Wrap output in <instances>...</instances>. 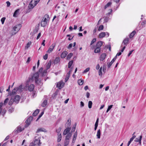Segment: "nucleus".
Masks as SVG:
<instances>
[{"label": "nucleus", "mask_w": 146, "mask_h": 146, "mask_svg": "<svg viewBox=\"0 0 146 146\" xmlns=\"http://www.w3.org/2000/svg\"><path fill=\"white\" fill-rule=\"evenodd\" d=\"M43 68H41L38 72H36L31 77L29 78V81H33L35 80V82L36 84H39L40 83V81H39L38 78L39 76V73L42 72L43 70Z\"/></svg>", "instance_id": "nucleus-1"}, {"label": "nucleus", "mask_w": 146, "mask_h": 146, "mask_svg": "<svg viewBox=\"0 0 146 146\" xmlns=\"http://www.w3.org/2000/svg\"><path fill=\"white\" fill-rule=\"evenodd\" d=\"M48 19H49V16L48 15H45L41 22V27H44L46 26L48 21Z\"/></svg>", "instance_id": "nucleus-2"}, {"label": "nucleus", "mask_w": 146, "mask_h": 146, "mask_svg": "<svg viewBox=\"0 0 146 146\" xmlns=\"http://www.w3.org/2000/svg\"><path fill=\"white\" fill-rule=\"evenodd\" d=\"M30 81H29V80L27 81L26 86V87H28L29 90L30 92H31L32 91L34 90L35 86L33 84H31L29 86V84H28V83Z\"/></svg>", "instance_id": "nucleus-3"}, {"label": "nucleus", "mask_w": 146, "mask_h": 146, "mask_svg": "<svg viewBox=\"0 0 146 146\" xmlns=\"http://www.w3.org/2000/svg\"><path fill=\"white\" fill-rule=\"evenodd\" d=\"M55 46V44L54 43H53L49 47L48 50L46 52L48 53H50L52 52L53 50L54 49Z\"/></svg>", "instance_id": "nucleus-4"}, {"label": "nucleus", "mask_w": 146, "mask_h": 146, "mask_svg": "<svg viewBox=\"0 0 146 146\" xmlns=\"http://www.w3.org/2000/svg\"><path fill=\"white\" fill-rule=\"evenodd\" d=\"M21 24H18L15 26L13 28V29L15 31L18 32L21 29Z\"/></svg>", "instance_id": "nucleus-5"}, {"label": "nucleus", "mask_w": 146, "mask_h": 146, "mask_svg": "<svg viewBox=\"0 0 146 146\" xmlns=\"http://www.w3.org/2000/svg\"><path fill=\"white\" fill-rule=\"evenodd\" d=\"M41 143L40 142V140L39 138L38 139H36L34 142V146H40Z\"/></svg>", "instance_id": "nucleus-6"}, {"label": "nucleus", "mask_w": 146, "mask_h": 146, "mask_svg": "<svg viewBox=\"0 0 146 146\" xmlns=\"http://www.w3.org/2000/svg\"><path fill=\"white\" fill-rule=\"evenodd\" d=\"M20 98L19 96L17 95L13 99L14 102L16 103V104L18 103Z\"/></svg>", "instance_id": "nucleus-7"}, {"label": "nucleus", "mask_w": 146, "mask_h": 146, "mask_svg": "<svg viewBox=\"0 0 146 146\" xmlns=\"http://www.w3.org/2000/svg\"><path fill=\"white\" fill-rule=\"evenodd\" d=\"M71 130L70 127H68L66 128L64 131L63 132V135H67L68 133H69Z\"/></svg>", "instance_id": "nucleus-8"}, {"label": "nucleus", "mask_w": 146, "mask_h": 146, "mask_svg": "<svg viewBox=\"0 0 146 146\" xmlns=\"http://www.w3.org/2000/svg\"><path fill=\"white\" fill-rule=\"evenodd\" d=\"M103 44V42L102 41H99L97 42V43L95 47H98L100 48L102 46Z\"/></svg>", "instance_id": "nucleus-9"}, {"label": "nucleus", "mask_w": 146, "mask_h": 146, "mask_svg": "<svg viewBox=\"0 0 146 146\" xmlns=\"http://www.w3.org/2000/svg\"><path fill=\"white\" fill-rule=\"evenodd\" d=\"M106 56V53H103L102 54L100 57V60L103 61L104 60Z\"/></svg>", "instance_id": "nucleus-10"}, {"label": "nucleus", "mask_w": 146, "mask_h": 146, "mask_svg": "<svg viewBox=\"0 0 146 146\" xmlns=\"http://www.w3.org/2000/svg\"><path fill=\"white\" fill-rule=\"evenodd\" d=\"M67 54V52L66 51L63 52L61 54V57L62 58H65Z\"/></svg>", "instance_id": "nucleus-11"}, {"label": "nucleus", "mask_w": 146, "mask_h": 146, "mask_svg": "<svg viewBox=\"0 0 146 146\" xmlns=\"http://www.w3.org/2000/svg\"><path fill=\"white\" fill-rule=\"evenodd\" d=\"M77 137V132L76 131L74 134L73 136L72 141V143H75V140L76 139Z\"/></svg>", "instance_id": "nucleus-12"}, {"label": "nucleus", "mask_w": 146, "mask_h": 146, "mask_svg": "<svg viewBox=\"0 0 146 146\" xmlns=\"http://www.w3.org/2000/svg\"><path fill=\"white\" fill-rule=\"evenodd\" d=\"M72 64H68V68L67 69V70L68 69H68L69 71L68 73H69L70 74L72 71L73 68V67L72 66Z\"/></svg>", "instance_id": "nucleus-13"}, {"label": "nucleus", "mask_w": 146, "mask_h": 146, "mask_svg": "<svg viewBox=\"0 0 146 146\" xmlns=\"http://www.w3.org/2000/svg\"><path fill=\"white\" fill-rule=\"evenodd\" d=\"M72 135V133H69L66 136L65 139L69 140V139L71 138Z\"/></svg>", "instance_id": "nucleus-14"}, {"label": "nucleus", "mask_w": 146, "mask_h": 146, "mask_svg": "<svg viewBox=\"0 0 146 146\" xmlns=\"http://www.w3.org/2000/svg\"><path fill=\"white\" fill-rule=\"evenodd\" d=\"M47 101L46 99L43 100V102L42 104V106L43 107H45L47 105Z\"/></svg>", "instance_id": "nucleus-15"}, {"label": "nucleus", "mask_w": 146, "mask_h": 146, "mask_svg": "<svg viewBox=\"0 0 146 146\" xmlns=\"http://www.w3.org/2000/svg\"><path fill=\"white\" fill-rule=\"evenodd\" d=\"M111 4L112 2L111 1L109 2L104 6V9H106L108 7H110Z\"/></svg>", "instance_id": "nucleus-16"}, {"label": "nucleus", "mask_w": 146, "mask_h": 146, "mask_svg": "<svg viewBox=\"0 0 146 146\" xmlns=\"http://www.w3.org/2000/svg\"><path fill=\"white\" fill-rule=\"evenodd\" d=\"M106 36V33L105 32H102L99 35V37L100 38L104 37Z\"/></svg>", "instance_id": "nucleus-17"}, {"label": "nucleus", "mask_w": 146, "mask_h": 146, "mask_svg": "<svg viewBox=\"0 0 146 146\" xmlns=\"http://www.w3.org/2000/svg\"><path fill=\"white\" fill-rule=\"evenodd\" d=\"M60 58L58 57L56 58L54 61V64H57L59 63L60 61Z\"/></svg>", "instance_id": "nucleus-18"}, {"label": "nucleus", "mask_w": 146, "mask_h": 146, "mask_svg": "<svg viewBox=\"0 0 146 146\" xmlns=\"http://www.w3.org/2000/svg\"><path fill=\"white\" fill-rule=\"evenodd\" d=\"M129 39L128 38H125L123 41L122 44L123 43L124 44V45H127V44L128 43V42L129 41Z\"/></svg>", "instance_id": "nucleus-19"}, {"label": "nucleus", "mask_w": 146, "mask_h": 146, "mask_svg": "<svg viewBox=\"0 0 146 146\" xmlns=\"http://www.w3.org/2000/svg\"><path fill=\"white\" fill-rule=\"evenodd\" d=\"M39 24H38V25H37L35 27V28L33 31V32L35 33H37L38 32V29H39Z\"/></svg>", "instance_id": "nucleus-20"}, {"label": "nucleus", "mask_w": 146, "mask_h": 146, "mask_svg": "<svg viewBox=\"0 0 146 146\" xmlns=\"http://www.w3.org/2000/svg\"><path fill=\"white\" fill-rule=\"evenodd\" d=\"M19 9H17L14 12L13 14V16L14 17H16L17 16V15L19 13Z\"/></svg>", "instance_id": "nucleus-21"}, {"label": "nucleus", "mask_w": 146, "mask_h": 146, "mask_svg": "<svg viewBox=\"0 0 146 146\" xmlns=\"http://www.w3.org/2000/svg\"><path fill=\"white\" fill-rule=\"evenodd\" d=\"M101 131L100 129H99L97 132L96 136L97 138L100 139V138Z\"/></svg>", "instance_id": "nucleus-22"}, {"label": "nucleus", "mask_w": 146, "mask_h": 146, "mask_svg": "<svg viewBox=\"0 0 146 146\" xmlns=\"http://www.w3.org/2000/svg\"><path fill=\"white\" fill-rule=\"evenodd\" d=\"M62 84L61 82H59L58 83L56 84V87L58 88L59 89H61L62 88Z\"/></svg>", "instance_id": "nucleus-23"}, {"label": "nucleus", "mask_w": 146, "mask_h": 146, "mask_svg": "<svg viewBox=\"0 0 146 146\" xmlns=\"http://www.w3.org/2000/svg\"><path fill=\"white\" fill-rule=\"evenodd\" d=\"M16 88H17L18 91L19 92H21L23 91V89L22 85H21L18 87H17Z\"/></svg>", "instance_id": "nucleus-24"}, {"label": "nucleus", "mask_w": 146, "mask_h": 146, "mask_svg": "<svg viewBox=\"0 0 146 146\" xmlns=\"http://www.w3.org/2000/svg\"><path fill=\"white\" fill-rule=\"evenodd\" d=\"M39 110H36L33 113V115L34 116H36L39 113Z\"/></svg>", "instance_id": "nucleus-25"}, {"label": "nucleus", "mask_w": 146, "mask_h": 146, "mask_svg": "<svg viewBox=\"0 0 146 146\" xmlns=\"http://www.w3.org/2000/svg\"><path fill=\"white\" fill-rule=\"evenodd\" d=\"M100 48L98 47H95L94 50V52L95 53H99L100 52Z\"/></svg>", "instance_id": "nucleus-26"}, {"label": "nucleus", "mask_w": 146, "mask_h": 146, "mask_svg": "<svg viewBox=\"0 0 146 146\" xmlns=\"http://www.w3.org/2000/svg\"><path fill=\"white\" fill-rule=\"evenodd\" d=\"M69 143V140H66L65 139V140L64 143V146H67L68 145Z\"/></svg>", "instance_id": "nucleus-27"}, {"label": "nucleus", "mask_w": 146, "mask_h": 146, "mask_svg": "<svg viewBox=\"0 0 146 146\" xmlns=\"http://www.w3.org/2000/svg\"><path fill=\"white\" fill-rule=\"evenodd\" d=\"M142 138V135H141L139 136V138H135V141L136 142H139L140 140H141Z\"/></svg>", "instance_id": "nucleus-28"}, {"label": "nucleus", "mask_w": 146, "mask_h": 146, "mask_svg": "<svg viewBox=\"0 0 146 146\" xmlns=\"http://www.w3.org/2000/svg\"><path fill=\"white\" fill-rule=\"evenodd\" d=\"M33 3V2H32V1L30 3L29 6V9H32L35 6Z\"/></svg>", "instance_id": "nucleus-29"}, {"label": "nucleus", "mask_w": 146, "mask_h": 146, "mask_svg": "<svg viewBox=\"0 0 146 146\" xmlns=\"http://www.w3.org/2000/svg\"><path fill=\"white\" fill-rule=\"evenodd\" d=\"M84 81L81 79H79L78 80V84L80 85H82L83 84Z\"/></svg>", "instance_id": "nucleus-30"}, {"label": "nucleus", "mask_w": 146, "mask_h": 146, "mask_svg": "<svg viewBox=\"0 0 146 146\" xmlns=\"http://www.w3.org/2000/svg\"><path fill=\"white\" fill-rule=\"evenodd\" d=\"M102 67H101L98 71V74L99 76H102Z\"/></svg>", "instance_id": "nucleus-31"}, {"label": "nucleus", "mask_w": 146, "mask_h": 146, "mask_svg": "<svg viewBox=\"0 0 146 146\" xmlns=\"http://www.w3.org/2000/svg\"><path fill=\"white\" fill-rule=\"evenodd\" d=\"M135 31H133L130 35L129 38H132L135 35Z\"/></svg>", "instance_id": "nucleus-32"}, {"label": "nucleus", "mask_w": 146, "mask_h": 146, "mask_svg": "<svg viewBox=\"0 0 146 146\" xmlns=\"http://www.w3.org/2000/svg\"><path fill=\"white\" fill-rule=\"evenodd\" d=\"M31 42H29L27 44L26 46L25 47V49H28L30 46L31 44Z\"/></svg>", "instance_id": "nucleus-33"}, {"label": "nucleus", "mask_w": 146, "mask_h": 146, "mask_svg": "<svg viewBox=\"0 0 146 146\" xmlns=\"http://www.w3.org/2000/svg\"><path fill=\"white\" fill-rule=\"evenodd\" d=\"M18 92L17 90V88L16 87L14 88L13 90L12 93V94H14L16 93L17 92Z\"/></svg>", "instance_id": "nucleus-34"}, {"label": "nucleus", "mask_w": 146, "mask_h": 146, "mask_svg": "<svg viewBox=\"0 0 146 146\" xmlns=\"http://www.w3.org/2000/svg\"><path fill=\"white\" fill-rule=\"evenodd\" d=\"M92 102L91 101H89L88 103V107L89 108H91L92 107Z\"/></svg>", "instance_id": "nucleus-35"}, {"label": "nucleus", "mask_w": 146, "mask_h": 146, "mask_svg": "<svg viewBox=\"0 0 146 146\" xmlns=\"http://www.w3.org/2000/svg\"><path fill=\"white\" fill-rule=\"evenodd\" d=\"M58 139H57V141L58 142H59L61 139V134H60L59 135H58Z\"/></svg>", "instance_id": "nucleus-36"}, {"label": "nucleus", "mask_w": 146, "mask_h": 146, "mask_svg": "<svg viewBox=\"0 0 146 146\" xmlns=\"http://www.w3.org/2000/svg\"><path fill=\"white\" fill-rule=\"evenodd\" d=\"M110 16H107L104 17V22H107L109 19Z\"/></svg>", "instance_id": "nucleus-37"}, {"label": "nucleus", "mask_w": 146, "mask_h": 146, "mask_svg": "<svg viewBox=\"0 0 146 146\" xmlns=\"http://www.w3.org/2000/svg\"><path fill=\"white\" fill-rule=\"evenodd\" d=\"M73 54L71 53H70L67 56V59L68 60H69L70 58L72 56Z\"/></svg>", "instance_id": "nucleus-38"}, {"label": "nucleus", "mask_w": 146, "mask_h": 146, "mask_svg": "<svg viewBox=\"0 0 146 146\" xmlns=\"http://www.w3.org/2000/svg\"><path fill=\"white\" fill-rule=\"evenodd\" d=\"M14 102V100L13 99L11 98L9 102V105H11L13 104V103Z\"/></svg>", "instance_id": "nucleus-39"}, {"label": "nucleus", "mask_w": 146, "mask_h": 146, "mask_svg": "<svg viewBox=\"0 0 146 146\" xmlns=\"http://www.w3.org/2000/svg\"><path fill=\"white\" fill-rule=\"evenodd\" d=\"M104 29V26L103 25H101L98 28V30L99 31H100L101 30H103Z\"/></svg>", "instance_id": "nucleus-40"}, {"label": "nucleus", "mask_w": 146, "mask_h": 146, "mask_svg": "<svg viewBox=\"0 0 146 146\" xmlns=\"http://www.w3.org/2000/svg\"><path fill=\"white\" fill-rule=\"evenodd\" d=\"M71 121L70 119H68L67 121V122L66 123L67 124V127H69L71 124Z\"/></svg>", "instance_id": "nucleus-41"}, {"label": "nucleus", "mask_w": 146, "mask_h": 146, "mask_svg": "<svg viewBox=\"0 0 146 146\" xmlns=\"http://www.w3.org/2000/svg\"><path fill=\"white\" fill-rule=\"evenodd\" d=\"M9 100V99L8 98H6L4 101L3 104L5 105L7 103Z\"/></svg>", "instance_id": "nucleus-42"}, {"label": "nucleus", "mask_w": 146, "mask_h": 146, "mask_svg": "<svg viewBox=\"0 0 146 146\" xmlns=\"http://www.w3.org/2000/svg\"><path fill=\"white\" fill-rule=\"evenodd\" d=\"M47 71L46 70H44L42 73V76H44L46 75Z\"/></svg>", "instance_id": "nucleus-43"}, {"label": "nucleus", "mask_w": 146, "mask_h": 146, "mask_svg": "<svg viewBox=\"0 0 146 146\" xmlns=\"http://www.w3.org/2000/svg\"><path fill=\"white\" fill-rule=\"evenodd\" d=\"M5 19L6 18L5 17H3L1 19V21L2 24H3L4 23V21Z\"/></svg>", "instance_id": "nucleus-44"}, {"label": "nucleus", "mask_w": 146, "mask_h": 146, "mask_svg": "<svg viewBox=\"0 0 146 146\" xmlns=\"http://www.w3.org/2000/svg\"><path fill=\"white\" fill-rule=\"evenodd\" d=\"M110 12H109L108 13H107L106 14V16H109L110 15H112V9H110Z\"/></svg>", "instance_id": "nucleus-45"}, {"label": "nucleus", "mask_w": 146, "mask_h": 146, "mask_svg": "<svg viewBox=\"0 0 146 146\" xmlns=\"http://www.w3.org/2000/svg\"><path fill=\"white\" fill-rule=\"evenodd\" d=\"M3 105V104L2 102L0 103V114L1 113L2 111V107Z\"/></svg>", "instance_id": "nucleus-46"}, {"label": "nucleus", "mask_w": 146, "mask_h": 146, "mask_svg": "<svg viewBox=\"0 0 146 146\" xmlns=\"http://www.w3.org/2000/svg\"><path fill=\"white\" fill-rule=\"evenodd\" d=\"M61 129V128L59 127L58 129L56 130V132L58 134V135H59L60 133V132Z\"/></svg>", "instance_id": "nucleus-47"}, {"label": "nucleus", "mask_w": 146, "mask_h": 146, "mask_svg": "<svg viewBox=\"0 0 146 146\" xmlns=\"http://www.w3.org/2000/svg\"><path fill=\"white\" fill-rule=\"evenodd\" d=\"M43 128H39L36 131V133H37L40 131H44V130H43Z\"/></svg>", "instance_id": "nucleus-48"}, {"label": "nucleus", "mask_w": 146, "mask_h": 146, "mask_svg": "<svg viewBox=\"0 0 146 146\" xmlns=\"http://www.w3.org/2000/svg\"><path fill=\"white\" fill-rule=\"evenodd\" d=\"M44 113L43 112H42L41 114L39 115L38 118H37L36 121H37V120H38L41 117V116H42V115H43Z\"/></svg>", "instance_id": "nucleus-49"}, {"label": "nucleus", "mask_w": 146, "mask_h": 146, "mask_svg": "<svg viewBox=\"0 0 146 146\" xmlns=\"http://www.w3.org/2000/svg\"><path fill=\"white\" fill-rule=\"evenodd\" d=\"M146 21H143L141 23V25L143 27H145V25L146 24Z\"/></svg>", "instance_id": "nucleus-50"}, {"label": "nucleus", "mask_w": 146, "mask_h": 146, "mask_svg": "<svg viewBox=\"0 0 146 146\" xmlns=\"http://www.w3.org/2000/svg\"><path fill=\"white\" fill-rule=\"evenodd\" d=\"M136 136L135 135H133V137L130 139L129 141H130L131 142H132L133 140L136 137Z\"/></svg>", "instance_id": "nucleus-51"}, {"label": "nucleus", "mask_w": 146, "mask_h": 146, "mask_svg": "<svg viewBox=\"0 0 146 146\" xmlns=\"http://www.w3.org/2000/svg\"><path fill=\"white\" fill-rule=\"evenodd\" d=\"M90 70V68H86L83 72V73H84L88 72Z\"/></svg>", "instance_id": "nucleus-52"}, {"label": "nucleus", "mask_w": 146, "mask_h": 146, "mask_svg": "<svg viewBox=\"0 0 146 146\" xmlns=\"http://www.w3.org/2000/svg\"><path fill=\"white\" fill-rule=\"evenodd\" d=\"M23 130V129H22L21 127H18L17 129V131L21 132Z\"/></svg>", "instance_id": "nucleus-53"}, {"label": "nucleus", "mask_w": 146, "mask_h": 146, "mask_svg": "<svg viewBox=\"0 0 146 146\" xmlns=\"http://www.w3.org/2000/svg\"><path fill=\"white\" fill-rule=\"evenodd\" d=\"M96 41V38H94L92 40V41L90 45H91L92 44L94 43Z\"/></svg>", "instance_id": "nucleus-54"}, {"label": "nucleus", "mask_w": 146, "mask_h": 146, "mask_svg": "<svg viewBox=\"0 0 146 146\" xmlns=\"http://www.w3.org/2000/svg\"><path fill=\"white\" fill-rule=\"evenodd\" d=\"M14 110V109L13 108H9V112L10 113H12L13 112Z\"/></svg>", "instance_id": "nucleus-55"}, {"label": "nucleus", "mask_w": 146, "mask_h": 146, "mask_svg": "<svg viewBox=\"0 0 146 146\" xmlns=\"http://www.w3.org/2000/svg\"><path fill=\"white\" fill-rule=\"evenodd\" d=\"M43 58L44 60H46L48 58V54H46L45 55L43 56Z\"/></svg>", "instance_id": "nucleus-56"}, {"label": "nucleus", "mask_w": 146, "mask_h": 146, "mask_svg": "<svg viewBox=\"0 0 146 146\" xmlns=\"http://www.w3.org/2000/svg\"><path fill=\"white\" fill-rule=\"evenodd\" d=\"M84 103L82 102V101H81L80 102V106L81 107H83L84 106Z\"/></svg>", "instance_id": "nucleus-57"}, {"label": "nucleus", "mask_w": 146, "mask_h": 146, "mask_svg": "<svg viewBox=\"0 0 146 146\" xmlns=\"http://www.w3.org/2000/svg\"><path fill=\"white\" fill-rule=\"evenodd\" d=\"M37 92L36 91H34L33 92V93L32 95V96L33 97H34L35 96H36V94Z\"/></svg>", "instance_id": "nucleus-58"}, {"label": "nucleus", "mask_w": 146, "mask_h": 146, "mask_svg": "<svg viewBox=\"0 0 146 146\" xmlns=\"http://www.w3.org/2000/svg\"><path fill=\"white\" fill-rule=\"evenodd\" d=\"M33 116H31L29 117L27 119H28V120H29V121H30V122H31V121L33 120Z\"/></svg>", "instance_id": "nucleus-59"}, {"label": "nucleus", "mask_w": 146, "mask_h": 146, "mask_svg": "<svg viewBox=\"0 0 146 146\" xmlns=\"http://www.w3.org/2000/svg\"><path fill=\"white\" fill-rule=\"evenodd\" d=\"M76 125L72 127L71 130L72 132H73L75 131L76 129Z\"/></svg>", "instance_id": "nucleus-60"}, {"label": "nucleus", "mask_w": 146, "mask_h": 146, "mask_svg": "<svg viewBox=\"0 0 146 146\" xmlns=\"http://www.w3.org/2000/svg\"><path fill=\"white\" fill-rule=\"evenodd\" d=\"M38 3L37 1H34L33 2V4H34V6H35Z\"/></svg>", "instance_id": "nucleus-61"}, {"label": "nucleus", "mask_w": 146, "mask_h": 146, "mask_svg": "<svg viewBox=\"0 0 146 146\" xmlns=\"http://www.w3.org/2000/svg\"><path fill=\"white\" fill-rule=\"evenodd\" d=\"M26 124H28V125H29L30 124L31 122H30L29 120H28V119H27L26 121Z\"/></svg>", "instance_id": "nucleus-62"}, {"label": "nucleus", "mask_w": 146, "mask_h": 146, "mask_svg": "<svg viewBox=\"0 0 146 146\" xmlns=\"http://www.w3.org/2000/svg\"><path fill=\"white\" fill-rule=\"evenodd\" d=\"M6 3L7 4V7H9L11 5L9 1H7L6 2Z\"/></svg>", "instance_id": "nucleus-63"}, {"label": "nucleus", "mask_w": 146, "mask_h": 146, "mask_svg": "<svg viewBox=\"0 0 146 146\" xmlns=\"http://www.w3.org/2000/svg\"><path fill=\"white\" fill-rule=\"evenodd\" d=\"M72 45H73L72 43L70 44L68 46V49H70V48L72 47Z\"/></svg>", "instance_id": "nucleus-64"}]
</instances>
